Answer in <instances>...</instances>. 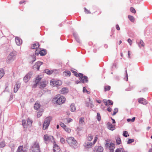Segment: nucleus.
<instances>
[{"label": "nucleus", "instance_id": "obj_3", "mask_svg": "<svg viewBox=\"0 0 152 152\" xmlns=\"http://www.w3.org/2000/svg\"><path fill=\"white\" fill-rule=\"evenodd\" d=\"M51 120L52 118L50 117H48L45 119L43 125V130H45L48 129Z\"/></svg>", "mask_w": 152, "mask_h": 152}, {"label": "nucleus", "instance_id": "obj_12", "mask_svg": "<svg viewBox=\"0 0 152 152\" xmlns=\"http://www.w3.org/2000/svg\"><path fill=\"white\" fill-rule=\"evenodd\" d=\"M138 102L140 104L144 105H145L148 103V102L145 99L141 98L138 99Z\"/></svg>", "mask_w": 152, "mask_h": 152}, {"label": "nucleus", "instance_id": "obj_26", "mask_svg": "<svg viewBox=\"0 0 152 152\" xmlns=\"http://www.w3.org/2000/svg\"><path fill=\"white\" fill-rule=\"evenodd\" d=\"M5 145V142L4 140L0 142V148L4 147Z\"/></svg>", "mask_w": 152, "mask_h": 152}, {"label": "nucleus", "instance_id": "obj_34", "mask_svg": "<svg viewBox=\"0 0 152 152\" xmlns=\"http://www.w3.org/2000/svg\"><path fill=\"white\" fill-rule=\"evenodd\" d=\"M116 142L117 145H119L121 143V140L119 137H118L116 139Z\"/></svg>", "mask_w": 152, "mask_h": 152}, {"label": "nucleus", "instance_id": "obj_15", "mask_svg": "<svg viewBox=\"0 0 152 152\" xmlns=\"http://www.w3.org/2000/svg\"><path fill=\"white\" fill-rule=\"evenodd\" d=\"M103 102L104 103L105 105L107 106H108V105H112L113 104V102L110 100H106L105 99H104Z\"/></svg>", "mask_w": 152, "mask_h": 152}, {"label": "nucleus", "instance_id": "obj_40", "mask_svg": "<svg viewBox=\"0 0 152 152\" xmlns=\"http://www.w3.org/2000/svg\"><path fill=\"white\" fill-rule=\"evenodd\" d=\"M123 135L125 137H127L129 136V135L128 134V132L126 131H124L123 133Z\"/></svg>", "mask_w": 152, "mask_h": 152}, {"label": "nucleus", "instance_id": "obj_36", "mask_svg": "<svg viewBox=\"0 0 152 152\" xmlns=\"http://www.w3.org/2000/svg\"><path fill=\"white\" fill-rule=\"evenodd\" d=\"M64 74L66 76H70L71 75V72L69 71H67L64 72Z\"/></svg>", "mask_w": 152, "mask_h": 152}, {"label": "nucleus", "instance_id": "obj_16", "mask_svg": "<svg viewBox=\"0 0 152 152\" xmlns=\"http://www.w3.org/2000/svg\"><path fill=\"white\" fill-rule=\"evenodd\" d=\"M31 76V74L28 73L24 78L23 80L25 82H27L30 79Z\"/></svg>", "mask_w": 152, "mask_h": 152}, {"label": "nucleus", "instance_id": "obj_53", "mask_svg": "<svg viewBox=\"0 0 152 152\" xmlns=\"http://www.w3.org/2000/svg\"><path fill=\"white\" fill-rule=\"evenodd\" d=\"M66 119L68 123H69L72 121V119L71 118H66Z\"/></svg>", "mask_w": 152, "mask_h": 152}, {"label": "nucleus", "instance_id": "obj_38", "mask_svg": "<svg viewBox=\"0 0 152 152\" xmlns=\"http://www.w3.org/2000/svg\"><path fill=\"white\" fill-rule=\"evenodd\" d=\"M28 125H31L32 123V120L30 119L29 118H28L27 120Z\"/></svg>", "mask_w": 152, "mask_h": 152}, {"label": "nucleus", "instance_id": "obj_28", "mask_svg": "<svg viewBox=\"0 0 152 152\" xmlns=\"http://www.w3.org/2000/svg\"><path fill=\"white\" fill-rule=\"evenodd\" d=\"M84 122V118L83 117H81L79 119V124H83Z\"/></svg>", "mask_w": 152, "mask_h": 152}, {"label": "nucleus", "instance_id": "obj_52", "mask_svg": "<svg viewBox=\"0 0 152 152\" xmlns=\"http://www.w3.org/2000/svg\"><path fill=\"white\" fill-rule=\"evenodd\" d=\"M72 72L76 76V77H78V74L77 72L75 71H74V70H71Z\"/></svg>", "mask_w": 152, "mask_h": 152}, {"label": "nucleus", "instance_id": "obj_62", "mask_svg": "<svg viewBox=\"0 0 152 152\" xmlns=\"http://www.w3.org/2000/svg\"><path fill=\"white\" fill-rule=\"evenodd\" d=\"M86 90H87L86 88L85 87H83V92H86Z\"/></svg>", "mask_w": 152, "mask_h": 152}, {"label": "nucleus", "instance_id": "obj_25", "mask_svg": "<svg viewBox=\"0 0 152 152\" xmlns=\"http://www.w3.org/2000/svg\"><path fill=\"white\" fill-rule=\"evenodd\" d=\"M23 145L19 146L18 147L16 152H25V151L23 150Z\"/></svg>", "mask_w": 152, "mask_h": 152}, {"label": "nucleus", "instance_id": "obj_8", "mask_svg": "<svg viewBox=\"0 0 152 152\" xmlns=\"http://www.w3.org/2000/svg\"><path fill=\"white\" fill-rule=\"evenodd\" d=\"M15 52H12L10 53V54L8 56L7 58V61L8 62L12 61L15 58Z\"/></svg>", "mask_w": 152, "mask_h": 152}, {"label": "nucleus", "instance_id": "obj_63", "mask_svg": "<svg viewBox=\"0 0 152 152\" xmlns=\"http://www.w3.org/2000/svg\"><path fill=\"white\" fill-rule=\"evenodd\" d=\"M111 118L113 121V123H115V120L114 119L112 118Z\"/></svg>", "mask_w": 152, "mask_h": 152}, {"label": "nucleus", "instance_id": "obj_21", "mask_svg": "<svg viewBox=\"0 0 152 152\" xmlns=\"http://www.w3.org/2000/svg\"><path fill=\"white\" fill-rule=\"evenodd\" d=\"M40 107V105L39 102L37 101L34 105V108L35 110H38L39 108Z\"/></svg>", "mask_w": 152, "mask_h": 152}, {"label": "nucleus", "instance_id": "obj_32", "mask_svg": "<svg viewBox=\"0 0 152 152\" xmlns=\"http://www.w3.org/2000/svg\"><path fill=\"white\" fill-rule=\"evenodd\" d=\"M4 70L0 69V79L4 76Z\"/></svg>", "mask_w": 152, "mask_h": 152}, {"label": "nucleus", "instance_id": "obj_13", "mask_svg": "<svg viewBox=\"0 0 152 152\" xmlns=\"http://www.w3.org/2000/svg\"><path fill=\"white\" fill-rule=\"evenodd\" d=\"M43 64V62L38 61L37 62L34 66V68L38 70L39 69L40 66Z\"/></svg>", "mask_w": 152, "mask_h": 152}, {"label": "nucleus", "instance_id": "obj_7", "mask_svg": "<svg viewBox=\"0 0 152 152\" xmlns=\"http://www.w3.org/2000/svg\"><path fill=\"white\" fill-rule=\"evenodd\" d=\"M44 140L46 143L49 142L50 141H53L54 140V138L52 136H49L46 134L44 136Z\"/></svg>", "mask_w": 152, "mask_h": 152}, {"label": "nucleus", "instance_id": "obj_14", "mask_svg": "<svg viewBox=\"0 0 152 152\" xmlns=\"http://www.w3.org/2000/svg\"><path fill=\"white\" fill-rule=\"evenodd\" d=\"M15 41L16 44L18 46L20 45L22 42V39L18 37H15Z\"/></svg>", "mask_w": 152, "mask_h": 152}, {"label": "nucleus", "instance_id": "obj_45", "mask_svg": "<svg viewBox=\"0 0 152 152\" xmlns=\"http://www.w3.org/2000/svg\"><path fill=\"white\" fill-rule=\"evenodd\" d=\"M118 109L117 108H115L114 109V111H113V113L112 114V115H115L116 113L118 112Z\"/></svg>", "mask_w": 152, "mask_h": 152}, {"label": "nucleus", "instance_id": "obj_59", "mask_svg": "<svg viewBox=\"0 0 152 152\" xmlns=\"http://www.w3.org/2000/svg\"><path fill=\"white\" fill-rule=\"evenodd\" d=\"M107 111H109V112H110L112 111V109L110 107H108L107 108Z\"/></svg>", "mask_w": 152, "mask_h": 152}, {"label": "nucleus", "instance_id": "obj_30", "mask_svg": "<svg viewBox=\"0 0 152 152\" xmlns=\"http://www.w3.org/2000/svg\"><path fill=\"white\" fill-rule=\"evenodd\" d=\"M118 152H127L123 148H118L116 149Z\"/></svg>", "mask_w": 152, "mask_h": 152}, {"label": "nucleus", "instance_id": "obj_57", "mask_svg": "<svg viewBox=\"0 0 152 152\" xmlns=\"http://www.w3.org/2000/svg\"><path fill=\"white\" fill-rule=\"evenodd\" d=\"M85 12L87 13H90L91 12L88 10H87L86 8H85Z\"/></svg>", "mask_w": 152, "mask_h": 152}, {"label": "nucleus", "instance_id": "obj_42", "mask_svg": "<svg viewBox=\"0 0 152 152\" xmlns=\"http://www.w3.org/2000/svg\"><path fill=\"white\" fill-rule=\"evenodd\" d=\"M93 139V136L91 135H89L87 137V139L89 141H91Z\"/></svg>", "mask_w": 152, "mask_h": 152}, {"label": "nucleus", "instance_id": "obj_48", "mask_svg": "<svg viewBox=\"0 0 152 152\" xmlns=\"http://www.w3.org/2000/svg\"><path fill=\"white\" fill-rule=\"evenodd\" d=\"M134 140L133 139H129L128 140L127 143L128 144H129L134 142Z\"/></svg>", "mask_w": 152, "mask_h": 152}, {"label": "nucleus", "instance_id": "obj_9", "mask_svg": "<svg viewBox=\"0 0 152 152\" xmlns=\"http://www.w3.org/2000/svg\"><path fill=\"white\" fill-rule=\"evenodd\" d=\"M78 77H80L81 81L83 83H87L88 82V78L86 76H83V75L80 73L78 75Z\"/></svg>", "mask_w": 152, "mask_h": 152}, {"label": "nucleus", "instance_id": "obj_19", "mask_svg": "<svg viewBox=\"0 0 152 152\" xmlns=\"http://www.w3.org/2000/svg\"><path fill=\"white\" fill-rule=\"evenodd\" d=\"M94 145L91 142H88L87 143H85L84 145L85 147L87 148H91L92 146Z\"/></svg>", "mask_w": 152, "mask_h": 152}, {"label": "nucleus", "instance_id": "obj_2", "mask_svg": "<svg viewBox=\"0 0 152 152\" xmlns=\"http://www.w3.org/2000/svg\"><path fill=\"white\" fill-rule=\"evenodd\" d=\"M31 150V152H40L39 143L37 141L34 142Z\"/></svg>", "mask_w": 152, "mask_h": 152}, {"label": "nucleus", "instance_id": "obj_44", "mask_svg": "<svg viewBox=\"0 0 152 152\" xmlns=\"http://www.w3.org/2000/svg\"><path fill=\"white\" fill-rule=\"evenodd\" d=\"M135 119V118L134 117L132 119L129 118L127 119V121L128 122L131 121L132 122H133L134 121Z\"/></svg>", "mask_w": 152, "mask_h": 152}, {"label": "nucleus", "instance_id": "obj_20", "mask_svg": "<svg viewBox=\"0 0 152 152\" xmlns=\"http://www.w3.org/2000/svg\"><path fill=\"white\" fill-rule=\"evenodd\" d=\"M95 149L96 150V152H102L103 150V147L101 146H95Z\"/></svg>", "mask_w": 152, "mask_h": 152}, {"label": "nucleus", "instance_id": "obj_47", "mask_svg": "<svg viewBox=\"0 0 152 152\" xmlns=\"http://www.w3.org/2000/svg\"><path fill=\"white\" fill-rule=\"evenodd\" d=\"M130 11L134 13H135L136 12L135 9L133 7H131L130 9Z\"/></svg>", "mask_w": 152, "mask_h": 152}, {"label": "nucleus", "instance_id": "obj_11", "mask_svg": "<svg viewBox=\"0 0 152 152\" xmlns=\"http://www.w3.org/2000/svg\"><path fill=\"white\" fill-rule=\"evenodd\" d=\"M41 79V78L39 77V76L37 77L34 81L35 83L34 84L33 86V87L35 88L37 86V84L39 83V82L40 81Z\"/></svg>", "mask_w": 152, "mask_h": 152}, {"label": "nucleus", "instance_id": "obj_29", "mask_svg": "<svg viewBox=\"0 0 152 152\" xmlns=\"http://www.w3.org/2000/svg\"><path fill=\"white\" fill-rule=\"evenodd\" d=\"M22 125L24 128H26L27 127L26 121L24 120H22Z\"/></svg>", "mask_w": 152, "mask_h": 152}, {"label": "nucleus", "instance_id": "obj_35", "mask_svg": "<svg viewBox=\"0 0 152 152\" xmlns=\"http://www.w3.org/2000/svg\"><path fill=\"white\" fill-rule=\"evenodd\" d=\"M63 129L65 131L68 133H69L71 132V131L70 129L69 128L66 126V127H65Z\"/></svg>", "mask_w": 152, "mask_h": 152}, {"label": "nucleus", "instance_id": "obj_22", "mask_svg": "<svg viewBox=\"0 0 152 152\" xmlns=\"http://www.w3.org/2000/svg\"><path fill=\"white\" fill-rule=\"evenodd\" d=\"M39 47V43L38 42H36L32 45L31 48L32 49H37Z\"/></svg>", "mask_w": 152, "mask_h": 152}, {"label": "nucleus", "instance_id": "obj_23", "mask_svg": "<svg viewBox=\"0 0 152 152\" xmlns=\"http://www.w3.org/2000/svg\"><path fill=\"white\" fill-rule=\"evenodd\" d=\"M20 87V85L19 84H16L14 86V92L16 93Z\"/></svg>", "mask_w": 152, "mask_h": 152}, {"label": "nucleus", "instance_id": "obj_58", "mask_svg": "<svg viewBox=\"0 0 152 152\" xmlns=\"http://www.w3.org/2000/svg\"><path fill=\"white\" fill-rule=\"evenodd\" d=\"M116 29L118 30H120V27L119 26V25L118 24L116 25Z\"/></svg>", "mask_w": 152, "mask_h": 152}, {"label": "nucleus", "instance_id": "obj_33", "mask_svg": "<svg viewBox=\"0 0 152 152\" xmlns=\"http://www.w3.org/2000/svg\"><path fill=\"white\" fill-rule=\"evenodd\" d=\"M45 72L48 75H51L53 72V71L52 70H50L48 69H45Z\"/></svg>", "mask_w": 152, "mask_h": 152}, {"label": "nucleus", "instance_id": "obj_37", "mask_svg": "<svg viewBox=\"0 0 152 152\" xmlns=\"http://www.w3.org/2000/svg\"><path fill=\"white\" fill-rule=\"evenodd\" d=\"M110 86H105L104 87V91H109L110 89Z\"/></svg>", "mask_w": 152, "mask_h": 152}, {"label": "nucleus", "instance_id": "obj_5", "mask_svg": "<svg viewBox=\"0 0 152 152\" xmlns=\"http://www.w3.org/2000/svg\"><path fill=\"white\" fill-rule=\"evenodd\" d=\"M105 147L106 148L109 149L110 152H113L114 151V149L115 147V144L112 142L110 143H106L105 144Z\"/></svg>", "mask_w": 152, "mask_h": 152}, {"label": "nucleus", "instance_id": "obj_64", "mask_svg": "<svg viewBox=\"0 0 152 152\" xmlns=\"http://www.w3.org/2000/svg\"><path fill=\"white\" fill-rule=\"evenodd\" d=\"M152 152V148H150L149 149L148 151V152Z\"/></svg>", "mask_w": 152, "mask_h": 152}, {"label": "nucleus", "instance_id": "obj_55", "mask_svg": "<svg viewBox=\"0 0 152 152\" xmlns=\"http://www.w3.org/2000/svg\"><path fill=\"white\" fill-rule=\"evenodd\" d=\"M60 141L62 143H64L65 142V140L63 138H61Z\"/></svg>", "mask_w": 152, "mask_h": 152}, {"label": "nucleus", "instance_id": "obj_31", "mask_svg": "<svg viewBox=\"0 0 152 152\" xmlns=\"http://www.w3.org/2000/svg\"><path fill=\"white\" fill-rule=\"evenodd\" d=\"M39 53L41 56H44L46 54V52L44 50H42L39 51Z\"/></svg>", "mask_w": 152, "mask_h": 152}, {"label": "nucleus", "instance_id": "obj_49", "mask_svg": "<svg viewBox=\"0 0 152 152\" xmlns=\"http://www.w3.org/2000/svg\"><path fill=\"white\" fill-rule=\"evenodd\" d=\"M97 119L98 121H100L101 120V116L100 114L99 113H97Z\"/></svg>", "mask_w": 152, "mask_h": 152}, {"label": "nucleus", "instance_id": "obj_41", "mask_svg": "<svg viewBox=\"0 0 152 152\" xmlns=\"http://www.w3.org/2000/svg\"><path fill=\"white\" fill-rule=\"evenodd\" d=\"M128 18L131 21L134 22V18L133 16L131 15H128Z\"/></svg>", "mask_w": 152, "mask_h": 152}, {"label": "nucleus", "instance_id": "obj_39", "mask_svg": "<svg viewBox=\"0 0 152 152\" xmlns=\"http://www.w3.org/2000/svg\"><path fill=\"white\" fill-rule=\"evenodd\" d=\"M144 43L142 40H140L139 44V46L140 47H144Z\"/></svg>", "mask_w": 152, "mask_h": 152}, {"label": "nucleus", "instance_id": "obj_18", "mask_svg": "<svg viewBox=\"0 0 152 152\" xmlns=\"http://www.w3.org/2000/svg\"><path fill=\"white\" fill-rule=\"evenodd\" d=\"M53 151L54 152H60V148L57 144H55L54 145Z\"/></svg>", "mask_w": 152, "mask_h": 152}, {"label": "nucleus", "instance_id": "obj_54", "mask_svg": "<svg viewBox=\"0 0 152 152\" xmlns=\"http://www.w3.org/2000/svg\"><path fill=\"white\" fill-rule=\"evenodd\" d=\"M127 41L128 43L130 45H132V41L131 40V39H128Z\"/></svg>", "mask_w": 152, "mask_h": 152}, {"label": "nucleus", "instance_id": "obj_6", "mask_svg": "<svg viewBox=\"0 0 152 152\" xmlns=\"http://www.w3.org/2000/svg\"><path fill=\"white\" fill-rule=\"evenodd\" d=\"M66 141L70 145L73 146L77 143V141L73 137H70L67 139Z\"/></svg>", "mask_w": 152, "mask_h": 152}, {"label": "nucleus", "instance_id": "obj_24", "mask_svg": "<svg viewBox=\"0 0 152 152\" xmlns=\"http://www.w3.org/2000/svg\"><path fill=\"white\" fill-rule=\"evenodd\" d=\"M39 88H44L46 86V83L45 82H42L40 83Z\"/></svg>", "mask_w": 152, "mask_h": 152}, {"label": "nucleus", "instance_id": "obj_46", "mask_svg": "<svg viewBox=\"0 0 152 152\" xmlns=\"http://www.w3.org/2000/svg\"><path fill=\"white\" fill-rule=\"evenodd\" d=\"M42 112L39 111L37 113V117L39 118L42 116Z\"/></svg>", "mask_w": 152, "mask_h": 152}, {"label": "nucleus", "instance_id": "obj_56", "mask_svg": "<svg viewBox=\"0 0 152 152\" xmlns=\"http://www.w3.org/2000/svg\"><path fill=\"white\" fill-rule=\"evenodd\" d=\"M125 72H126V78L125 80L127 81L128 80V74H127V71L126 70Z\"/></svg>", "mask_w": 152, "mask_h": 152}, {"label": "nucleus", "instance_id": "obj_43", "mask_svg": "<svg viewBox=\"0 0 152 152\" xmlns=\"http://www.w3.org/2000/svg\"><path fill=\"white\" fill-rule=\"evenodd\" d=\"M31 59L32 60V62H33L36 60V56L34 55H33L31 56Z\"/></svg>", "mask_w": 152, "mask_h": 152}, {"label": "nucleus", "instance_id": "obj_4", "mask_svg": "<svg viewBox=\"0 0 152 152\" xmlns=\"http://www.w3.org/2000/svg\"><path fill=\"white\" fill-rule=\"evenodd\" d=\"M62 83V82L60 80H55L52 79L50 81V84L54 86L58 87L61 86Z\"/></svg>", "mask_w": 152, "mask_h": 152}, {"label": "nucleus", "instance_id": "obj_51", "mask_svg": "<svg viewBox=\"0 0 152 152\" xmlns=\"http://www.w3.org/2000/svg\"><path fill=\"white\" fill-rule=\"evenodd\" d=\"M60 126L63 128L64 129L65 127H66V126L63 123L61 122L60 123Z\"/></svg>", "mask_w": 152, "mask_h": 152}, {"label": "nucleus", "instance_id": "obj_1", "mask_svg": "<svg viewBox=\"0 0 152 152\" xmlns=\"http://www.w3.org/2000/svg\"><path fill=\"white\" fill-rule=\"evenodd\" d=\"M66 100L65 97L60 94L56 95L53 99V101L56 102L57 104L60 105L64 103Z\"/></svg>", "mask_w": 152, "mask_h": 152}, {"label": "nucleus", "instance_id": "obj_27", "mask_svg": "<svg viewBox=\"0 0 152 152\" xmlns=\"http://www.w3.org/2000/svg\"><path fill=\"white\" fill-rule=\"evenodd\" d=\"M70 110L72 112H74L75 110V107L74 104H72L70 106Z\"/></svg>", "mask_w": 152, "mask_h": 152}, {"label": "nucleus", "instance_id": "obj_61", "mask_svg": "<svg viewBox=\"0 0 152 152\" xmlns=\"http://www.w3.org/2000/svg\"><path fill=\"white\" fill-rule=\"evenodd\" d=\"M34 101V99L33 98H31L30 99V102L31 103L33 102Z\"/></svg>", "mask_w": 152, "mask_h": 152}, {"label": "nucleus", "instance_id": "obj_10", "mask_svg": "<svg viewBox=\"0 0 152 152\" xmlns=\"http://www.w3.org/2000/svg\"><path fill=\"white\" fill-rule=\"evenodd\" d=\"M69 92V89L67 88H62L59 91V93L62 94H67Z\"/></svg>", "mask_w": 152, "mask_h": 152}, {"label": "nucleus", "instance_id": "obj_60", "mask_svg": "<svg viewBox=\"0 0 152 152\" xmlns=\"http://www.w3.org/2000/svg\"><path fill=\"white\" fill-rule=\"evenodd\" d=\"M25 2V0H22V1H20L19 2V3L20 4H21Z\"/></svg>", "mask_w": 152, "mask_h": 152}, {"label": "nucleus", "instance_id": "obj_17", "mask_svg": "<svg viewBox=\"0 0 152 152\" xmlns=\"http://www.w3.org/2000/svg\"><path fill=\"white\" fill-rule=\"evenodd\" d=\"M107 125L108 128L110 130L113 131L115 129V126L112 125L110 122H108Z\"/></svg>", "mask_w": 152, "mask_h": 152}, {"label": "nucleus", "instance_id": "obj_50", "mask_svg": "<svg viewBox=\"0 0 152 152\" xmlns=\"http://www.w3.org/2000/svg\"><path fill=\"white\" fill-rule=\"evenodd\" d=\"M98 138V136L97 135H96L94 138V140L93 141V144L94 145L95 143L96 142V141L97 140Z\"/></svg>", "mask_w": 152, "mask_h": 152}]
</instances>
